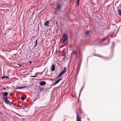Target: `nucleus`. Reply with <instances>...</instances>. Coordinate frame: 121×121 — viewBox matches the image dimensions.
<instances>
[{
  "label": "nucleus",
  "mask_w": 121,
  "mask_h": 121,
  "mask_svg": "<svg viewBox=\"0 0 121 121\" xmlns=\"http://www.w3.org/2000/svg\"><path fill=\"white\" fill-rule=\"evenodd\" d=\"M3 100L5 103L7 104H8L9 103L10 101L8 99V98L3 99Z\"/></svg>",
  "instance_id": "obj_5"
},
{
  "label": "nucleus",
  "mask_w": 121,
  "mask_h": 121,
  "mask_svg": "<svg viewBox=\"0 0 121 121\" xmlns=\"http://www.w3.org/2000/svg\"><path fill=\"white\" fill-rule=\"evenodd\" d=\"M1 56V55H0V56Z\"/></svg>",
  "instance_id": "obj_43"
},
{
  "label": "nucleus",
  "mask_w": 121,
  "mask_h": 121,
  "mask_svg": "<svg viewBox=\"0 0 121 121\" xmlns=\"http://www.w3.org/2000/svg\"><path fill=\"white\" fill-rule=\"evenodd\" d=\"M109 29V28H108V29Z\"/></svg>",
  "instance_id": "obj_40"
},
{
  "label": "nucleus",
  "mask_w": 121,
  "mask_h": 121,
  "mask_svg": "<svg viewBox=\"0 0 121 121\" xmlns=\"http://www.w3.org/2000/svg\"><path fill=\"white\" fill-rule=\"evenodd\" d=\"M54 14L55 15H57L58 14V12L57 11H56L54 12Z\"/></svg>",
  "instance_id": "obj_22"
},
{
  "label": "nucleus",
  "mask_w": 121,
  "mask_h": 121,
  "mask_svg": "<svg viewBox=\"0 0 121 121\" xmlns=\"http://www.w3.org/2000/svg\"><path fill=\"white\" fill-rule=\"evenodd\" d=\"M35 37V35H34L30 39V40H32V39H33V38H34Z\"/></svg>",
  "instance_id": "obj_23"
},
{
  "label": "nucleus",
  "mask_w": 121,
  "mask_h": 121,
  "mask_svg": "<svg viewBox=\"0 0 121 121\" xmlns=\"http://www.w3.org/2000/svg\"><path fill=\"white\" fill-rule=\"evenodd\" d=\"M8 104H9L10 106L11 107H13L11 105H13V103L12 102H10V101L9 103Z\"/></svg>",
  "instance_id": "obj_17"
},
{
  "label": "nucleus",
  "mask_w": 121,
  "mask_h": 121,
  "mask_svg": "<svg viewBox=\"0 0 121 121\" xmlns=\"http://www.w3.org/2000/svg\"><path fill=\"white\" fill-rule=\"evenodd\" d=\"M36 99H34V102L36 100Z\"/></svg>",
  "instance_id": "obj_38"
},
{
  "label": "nucleus",
  "mask_w": 121,
  "mask_h": 121,
  "mask_svg": "<svg viewBox=\"0 0 121 121\" xmlns=\"http://www.w3.org/2000/svg\"><path fill=\"white\" fill-rule=\"evenodd\" d=\"M105 38H104L103 39H102V40H105Z\"/></svg>",
  "instance_id": "obj_33"
},
{
  "label": "nucleus",
  "mask_w": 121,
  "mask_h": 121,
  "mask_svg": "<svg viewBox=\"0 0 121 121\" xmlns=\"http://www.w3.org/2000/svg\"><path fill=\"white\" fill-rule=\"evenodd\" d=\"M66 68L65 67H63V70L61 71L58 75V77L59 78L63 74L66 72Z\"/></svg>",
  "instance_id": "obj_1"
},
{
  "label": "nucleus",
  "mask_w": 121,
  "mask_h": 121,
  "mask_svg": "<svg viewBox=\"0 0 121 121\" xmlns=\"http://www.w3.org/2000/svg\"><path fill=\"white\" fill-rule=\"evenodd\" d=\"M13 108H15V109H18L17 108H16V107H13Z\"/></svg>",
  "instance_id": "obj_36"
},
{
  "label": "nucleus",
  "mask_w": 121,
  "mask_h": 121,
  "mask_svg": "<svg viewBox=\"0 0 121 121\" xmlns=\"http://www.w3.org/2000/svg\"><path fill=\"white\" fill-rule=\"evenodd\" d=\"M18 107H20L21 108H18V109H24L25 108V106H24L23 107L22 106H18Z\"/></svg>",
  "instance_id": "obj_15"
},
{
  "label": "nucleus",
  "mask_w": 121,
  "mask_h": 121,
  "mask_svg": "<svg viewBox=\"0 0 121 121\" xmlns=\"http://www.w3.org/2000/svg\"><path fill=\"white\" fill-rule=\"evenodd\" d=\"M108 40H109V39H108Z\"/></svg>",
  "instance_id": "obj_41"
},
{
  "label": "nucleus",
  "mask_w": 121,
  "mask_h": 121,
  "mask_svg": "<svg viewBox=\"0 0 121 121\" xmlns=\"http://www.w3.org/2000/svg\"><path fill=\"white\" fill-rule=\"evenodd\" d=\"M89 34V31L88 30L86 33L85 35H88Z\"/></svg>",
  "instance_id": "obj_18"
},
{
  "label": "nucleus",
  "mask_w": 121,
  "mask_h": 121,
  "mask_svg": "<svg viewBox=\"0 0 121 121\" xmlns=\"http://www.w3.org/2000/svg\"><path fill=\"white\" fill-rule=\"evenodd\" d=\"M63 41L64 42H65L67 41L68 39V37L65 34H64L63 36Z\"/></svg>",
  "instance_id": "obj_2"
},
{
  "label": "nucleus",
  "mask_w": 121,
  "mask_h": 121,
  "mask_svg": "<svg viewBox=\"0 0 121 121\" xmlns=\"http://www.w3.org/2000/svg\"><path fill=\"white\" fill-rule=\"evenodd\" d=\"M37 41H38V39H37L35 41V44L36 45H37Z\"/></svg>",
  "instance_id": "obj_21"
},
{
  "label": "nucleus",
  "mask_w": 121,
  "mask_h": 121,
  "mask_svg": "<svg viewBox=\"0 0 121 121\" xmlns=\"http://www.w3.org/2000/svg\"><path fill=\"white\" fill-rule=\"evenodd\" d=\"M80 0H77V4L78 5H79V2L80 1Z\"/></svg>",
  "instance_id": "obj_20"
},
{
  "label": "nucleus",
  "mask_w": 121,
  "mask_h": 121,
  "mask_svg": "<svg viewBox=\"0 0 121 121\" xmlns=\"http://www.w3.org/2000/svg\"><path fill=\"white\" fill-rule=\"evenodd\" d=\"M28 86H22V88L27 87Z\"/></svg>",
  "instance_id": "obj_25"
},
{
  "label": "nucleus",
  "mask_w": 121,
  "mask_h": 121,
  "mask_svg": "<svg viewBox=\"0 0 121 121\" xmlns=\"http://www.w3.org/2000/svg\"><path fill=\"white\" fill-rule=\"evenodd\" d=\"M13 105L14 106H18V105H16V104H13Z\"/></svg>",
  "instance_id": "obj_27"
},
{
  "label": "nucleus",
  "mask_w": 121,
  "mask_h": 121,
  "mask_svg": "<svg viewBox=\"0 0 121 121\" xmlns=\"http://www.w3.org/2000/svg\"><path fill=\"white\" fill-rule=\"evenodd\" d=\"M22 88V86H20L19 87H17L15 89L16 90L17 89H21Z\"/></svg>",
  "instance_id": "obj_14"
},
{
  "label": "nucleus",
  "mask_w": 121,
  "mask_h": 121,
  "mask_svg": "<svg viewBox=\"0 0 121 121\" xmlns=\"http://www.w3.org/2000/svg\"><path fill=\"white\" fill-rule=\"evenodd\" d=\"M55 65L54 64H52V65L51 67V70L52 71H54L55 70Z\"/></svg>",
  "instance_id": "obj_8"
},
{
  "label": "nucleus",
  "mask_w": 121,
  "mask_h": 121,
  "mask_svg": "<svg viewBox=\"0 0 121 121\" xmlns=\"http://www.w3.org/2000/svg\"><path fill=\"white\" fill-rule=\"evenodd\" d=\"M112 46H111V49L112 51H113L114 48V42H112Z\"/></svg>",
  "instance_id": "obj_11"
},
{
  "label": "nucleus",
  "mask_w": 121,
  "mask_h": 121,
  "mask_svg": "<svg viewBox=\"0 0 121 121\" xmlns=\"http://www.w3.org/2000/svg\"><path fill=\"white\" fill-rule=\"evenodd\" d=\"M118 11L119 15L121 16V10L119 9H118Z\"/></svg>",
  "instance_id": "obj_13"
},
{
  "label": "nucleus",
  "mask_w": 121,
  "mask_h": 121,
  "mask_svg": "<svg viewBox=\"0 0 121 121\" xmlns=\"http://www.w3.org/2000/svg\"><path fill=\"white\" fill-rule=\"evenodd\" d=\"M37 45H36L35 44L34 46L33 47L34 48H35Z\"/></svg>",
  "instance_id": "obj_34"
},
{
  "label": "nucleus",
  "mask_w": 121,
  "mask_h": 121,
  "mask_svg": "<svg viewBox=\"0 0 121 121\" xmlns=\"http://www.w3.org/2000/svg\"><path fill=\"white\" fill-rule=\"evenodd\" d=\"M39 84L41 86H43L46 84V82L44 81H42L39 82Z\"/></svg>",
  "instance_id": "obj_6"
},
{
  "label": "nucleus",
  "mask_w": 121,
  "mask_h": 121,
  "mask_svg": "<svg viewBox=\"0 0 121 121\" xmlns=\"http://www.w3.org/2000/svg\"><path fill=\"white\" fill-rule=\"evenodd\" d=\"M95 55V56H97L96 55Z\"/></svg>",
  "instance_id": "obj_42"
},
{
  "label": "nucleus",
  "mask_w": 121,
  "mask_h": 121,
  "mask_svg": "<svg viewBox=\"0 0 121 121\" xmlns=\"http://www.w3.org/2000/svg\"><path fill=\"white\" fill-rule=\"evenodd\" d=\"M61 9V7L60 5H58L57 8V10H58L59 11Z\"/></svg>",
  "instance_id": "obj_10"
},
{
  "label": "nucleus",
  "mask_w": 121,
  "mask_h": 121,
  "mask_svg": "<svg viewBox=\"0 0 121 121\" xmlns=\"http://www.w3.org/2000/svg\"><path fill=\"white\" fill-rule=\"evenodd\" d=\"M84 87V86L83 87H82V89L80 91V92L79 93V97L80 96L81 94V93L83 88Z\"/></svg>",
  "instance_id": "obj_16"
},
{
  "label": "nucleus",
  "mask_w": 121,
  "mask_h": 121,
  "mask_svg": "<svg viewBox=\"0 0 121 121\" xmlns=\"http://www.w3.org/2000/svg\"><path fill=\"white\" fill-rule=\"evenodd\" d=\"M1 78L3 79H4L5 78H6V79L8 78H9V77H8L7 76H3V77H1Z\"/></svg>",
  "instance_id": "obj_12"
},
{
  "label": "nucleus",
  "mask_w": 121,
  "mask_h": 121,
  "mask_svg": "<svg viewBox=\"0 0 121 121\" xmlns=\"http://www.w3.org/2000/svg\"><path fill=\"white\" fill-rule=\"evenodd\" d=\"M49 88H46L45 89V91H48V90Z\"/></svg>",
  "instance_id": "obj_26"
},
{
  "label": "nucleus",
  "mask_w": 121,
  "mask_h": 121,
  "mask_svg": "<svg viewBox=\"0 0 121 121\" xmlns=\"http://www.w3.org/2000/svg\"><path fill=\"white\" fill-rule=\"evenodd\" d=\"M37 76H36L34 75V76H30V77H36Z\"/></svg>",
  "instance_id": "obj_24"
},
{
  "label": "nucleus",
  "mask_w": 121,
  "mask_h": 121,
  "mask_svg": "<svg viewBox=\"0 0 121 121\" xmlns=\"http://www.w3.org/2000/svg\"><path fill=\"white\" fill-rule=\"evenodd\" d=\"M76 56H77V53H76Z\"/></svg>",
  "instance_id": "obj_39"
},
{
  "label": "nucleus",
  "mask_w": 121,
  "mask_h": 121,
  "mask_svg": "<svg viewBox=\"0 0 121 121\" xmlns=\"http://www.w3.org/2000/svg\"><path fill=\"white\" fill-rule=\"evenodd\" d=\"M63 78H60L59 79H58L57 80H55V82L54 83H53L51 86L50 87L51 88H52V86H55V85L57 84L60 80H61Z\"/></svg>",
  "instance_id": "obj_3"
},
{
  "label": "nucleus",
  "mask_w": 121,
  "mask_h": 121,
  "mask_svg": "<svg viewBox=\"0 0 121 121\" xmlns=\"http://www.w3.org/2000/svg\"><path fill=\"white\" fill-rule=\"evenodd\" d=\"M2 89H4V90H6V89L5 88V87H3V88H2Z\"/></svg>",
  "instance_id": "obj_28"
},
{
  "label": "nucleus",
  "mask_w": 121,
  "mask_h": 121,
  "mask_svg": "<svg viewBox=\"0 0 121 121\" xmlns=\"http://www.w3.org/2000/svg\"><path fill=\"white\" fill-rule=\"evenodd\" d=\"M97 56H99L100 57H103L101 56H98V55Z\"/></svg>",
  "instance_id": "obj_32"
},
{
  "label": "nucleus",
  "mask_w": 121,
  "mask_h": 121,
  "mask_svg": "<svg viewBox=\"0 0 121 121\" xmlns=\"http://www.w3.org/2000/svg\"><path fill=\"white\" fill-rule=\"evenodd\" d=\"M76 114H77L76 118L77 121H81V118L79 117L78 112H77Z\"/></svg>",
  "instance_id": "obj_7"
},
{
  "label": "nucleus",
  "mask_w": 121,
  "mask_h": 121,
  "mask_svg": "<svg viewBox=\"0 0 121 121\" xmlns=\"http://www.w3.org/2000/svg\"><path fill=\"white\" fill-rule=\"evenodd\" d=\"M43 108V107H41V108H39V109L41 110V108Z\"/></svg>",
  "instance_id": "obj_37"
},
{
  "label": "nucleus",
  "mask_w": 121,
  "mask_h": 121,
  "mask_svg": "<svg viewBox=\"0 0 121 121\" xmlns=\"http://www.w3.org/2000/svg\"><path fill=\"white\" fill-rule=\"evenodd\" d=\"M8 93L7 92H4L3 95V99L8 98Z\"/></svg>",
  "instance_id": "obj_4"
},
{
  "label": "nucleus",
  "mask_w": 121,
  "mask_h": 121,
  "mask_svg": "<svg viewBox=\"0 0 121 121\" xmlns=\"http://www.w3.org/2000/svg\"><path fill=\"white\" fill-rule=\"evenodd\" d=\"M32 61H29V63L30 64H31L32 63Z\"/></svg>",
  "instance_id": "obj_30"
},
{
  "label": "nucleus",
  "mask_w": 121,
  "mask_h": 121,
  "mask_svg": "<svg viewBox=\"0 0 121 121\" xmlns=\"http://www.w3.org/2000/svg\"><path fill=\"white\" fill-rule=\"evenodd\" d=\"M20 99H21L22 100H25V98L24 97L22 96L21 98H20Z\"/></svg>",
  "instance_id": "obj_19"
},
{
  "label": "nucleus",
  "mask_w": 121,
  "mask_h": 121,
  "mask_svg": "<svg viewBox=\"0 0 121 121\" xmlns=\"http://www.w3.org/2000/svg\"><path fill=\"white\" fill-rule=\"evenodd\" d=\"M17 65H19V66H22V65H20L19 64H17Z\"/></svg>",
  "instance_id": "obj_29"
},
{
  "label": "nucleus",
  "mask_w": 121,
  "mask_h": 121,
  "mask_svg": "<svg viewBox=\"0 0 121 121\" xmlns=\"http://www.w3.org/2000/svg\"><path fill=\"white\" fill-rule=\"evenodd\" d=\"M102 20V19L101 18H99V21H100L101 20Z\"/></svg>",
  "instance_id": "obj_31"
},
{
  "label": "nucleus",
  "mask_w": 121,
  "mask_h": 121,
  "mask_svg": "<svg viewBox=\"0 0 121 121\" xmlns=\"http://www.w3.org/2000/svg\"><path fill=\"white\" fill-rule=\"evenodd\" d=\"M49 22L48 21H46L44 23V25L45 26H48V24L49 23Z\"/></svg>",
  "instance_id": "obj_9"
},
{
  "label": "nucleus",
  "mask_w": 121,
  "mask_h": 121,
  "mask_svg": "<svg viewBox=\"0 0 121 121\" xmlns=\"http://www.w3.org/2000/svg\"><path fill=\"white\" fill-rule=\"evenodd\" d=\"M65 58H66V57H64V59H64V60H65Z\"/></svg>",
  "instance_id": "obj_35"
}]
</instances>
